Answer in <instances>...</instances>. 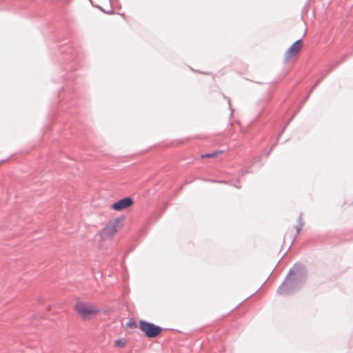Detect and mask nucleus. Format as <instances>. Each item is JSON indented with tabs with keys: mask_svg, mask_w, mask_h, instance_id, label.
<instances>
[{
	"mask_svg": "<svg viewBox=\"0 0 353 353\" xmlns=\"http://www.w3.org/2000/svg\"><path fill=\"white\" fill-rule=\"evenodd\" d=\"M74 308L81 318L84 320L91 319L101 312V310L97 305L83 301H78Z\"/></svg>",
	"mask_w": 353,
	"mask_h": 353,
	"instance_id": "1",
	"label": "nucleus"
},
{
	"mask_svg": "<svg viewBox=\"0 0 353 353\" xmlns=\"http://www.w3.org/2000/svg\"><path fill=\"white\" fill-rule=\"evenodd\" d=\"M139 328L148 338H154L162 332V328L161 327L157 326L153 323H148L143 320L140 321Z\"/></svg>",
	"mask_w": 353,
	"mask_h": 353,
	"instance_id": "2",
	"label": "nucleus"
},
{
	"mask_svg": "<svg viewBox=\"0 0 353 353\" xmlns=\"http://www.w3.org/2000/svg\"><path fill=\"white\" fill-rule=\"evenodd\" d=\"M302 48L303 42L301 39L297 40L294 43H292L284 53V61L287 63L296 57L301 50Z\"/></svg>",
	"mask_w": 353,
	"mask_h": 353,
	"instance_id": "3",
	"label": "nucleus"
},
{
	"mask_svg": "<svg viewBox=\"0 0 353 353\" xmlns=\"http://www.w3.org/2000/svg\"><path fill=\"white\" fill-rule=\"evenodd\" d=\"M118 228L119 223L117 221L109 222L101 232L102 239L112 238L118 232Z\"/></svg>",
	"mask_w": 353,
	"mask_h": 353,
	"instance_id": "4",
	"label": "nucleus"
},
{
	"mask_svg": "<svg viewBox=\"0 0 353 353\" xmlns=\"http://www.w3.org/2000/svg\"><path fill=\"white\" fill-rule=\"evenodd\" d=\"M133 205V201L130 197H125L112 205V208L116 211H122L125 210Z\"/></svg>",
	"mask_w": 353,
	"mask_h": 353,
	"instance_id": "5",
	"label": "nucleus"
},
{
	"mask_svg": "<svg viewBox=\"0 0 353 353\" xmlns=\"http://www.w3.org/2000/svg\"><path fill=\"white\" fill-rule=\"evenodd\" d=\"M114 345L117 347L122 348L126 345V340L125 339H119L114 342Z\"/></svg>",
	"mask_w": 353,
	"mask_h": 353,
	"instance_id": "6",
	"label": "nucleus"
},
{
	"mask_svg": "<svg viewBox=\"0 0 353 353\" xmlns=\"http://www.w3.org/2000/svg\"><path fill=\"white\" fill-rule=\"evenodd\" d=\"M219 153H221V152H213V153H208V154H202L201 155V158L202 159H204V158H214V157H216L218 155Z\"/></svg>",
	"mask_w": 353,
	"mask_h": 353,
	"instance_id": "7",
	"label": "nucleus"
},
{
	"mask_svg": "<svg viewBox=\"0 0 353 353\" xmlns=\"http://www.w3.org/2000/svg\"><path fill=\"white\" fill-rule=\"evenodd\" d=\"M127 327L130 329H134L137 327V325L134 321L130 320L129 322H128Z\"/></svg>",
	"mask_w": 353,
	"mask_h": 353,
	"instance_id": "8",
	"label": "nucleus"
},
{
	"mask_svg": "<svg viewBox=\"0 0 353 353\" xmlns=\"http://www.w3.org/2000/svg\"><path fill=\"white\" fill-rule=\"evenodd\" d=\"M303 225V223L302 222L301 219H299V224H298V225L296 227V232H297V234H299V232L301 231V230L302 229Z\"/></svg>",
	"mask_w": 353,
	"mask_h": 353,
	"instance_id": "9",
	"label": "nucleus"
},
{
	"mask_svg": "<svg viewBox=\"0 0 353 353\" xmlns=\"http://www.w3.org/2000/svg\"><path fill=\"white\" fill-rule=\"evenodd\" d=\"M279 292H280V294H281L283 293V289H282L281 288L279 289Z\"/></svg>",
	"mask_w": 353,
	"mask_h": 353,
	"instance_id": "10",
	"label": "nucleus"
}]
</instances>
